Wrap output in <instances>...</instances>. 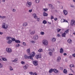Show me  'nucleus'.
I'll use <instances>...</instances> for the list:
<instances>
[{
  "label": "nucleus",
  "mask_w": 75,
  "mask_h": 75,
  "mask_svg": "<svg viewBox=\"0 0 75 75\" xmlns=\"http://www.w3.org/2000/svg\"><path fill=\"white\" fill-rule=\"evenodd\" d=\"M63 52H64V50L62 48H61L60 50V52L62 53H63Z\"/></svg>",
  "instance_id": "25"
},
{
  "label": "nucleus",
  "mask_w": 75,
  "mask_h": 75,
  "mask_svg": "<svg viewBox=\"0 0 75 75\" xmlns=\"http://www.w3.org/2000/svg\"><path fill=\"white\" fill-rule=\"evenodd\" d=\"M72 56L73 57H75V53L73 54Z\"/></svg>",
  "instance_id": "58"
},
{
  "label": "nucleus",
  "mask_w": 75,
  "mask_h": 75,
  "mask_svg": "<svg viewBox=\"0 0 75 75\" xmlns=\"http://www.w3.org/2000/svg\"><path fill=\"white\" fill-rule=\"evenodd\" d=\"M24 57L25 59H32V60H34L33 58L31 56H28L27 55H25L24 56Z\"/></svg>",
  "instance_id": "3"
},
{
  "label": "nucleus",
  "mask_w": 75,
  "mask_h": 75,
  "mask_svg": "<svg viewBox=\"0 0 75 75\" xmlns=\"http://www.w3.org/2000/svg\"><path fill=\"white\" fill-rule=\"evenodd\" d=\"M3 34V32H1V31H0V35H2Z\"/></svg>",
  "instance_id": "56"
},
{
  "label": "nucleus",
  "mask_w": 75,
  "mask_h": 75,
  "mask_svg": "<svg viewBox=\"0 0 75 75\" xmlns=\"http://www.w3.org/2000/svg\"><path fill=\"white\" fill-rule=\"evenodd\" d=\"M63 12L65 16H67V15L68 14V11H67L66 10H64L63 11Z\"/></svg>",
  "instance_id": "12"
},
{
  "label": "nucleus",
  "mask_w": 75,
  "mask_h": 75,
  "mask_svg": "<svg viewBox=\"0 0 75 75\" xmlns=\"http://www.w3.org/2000/svg\"><path fill=\"white\" fill-rule=\"evenodd\" d=\"M48 6L50 7H51V8L52 7V5L51 4H49Z\"/></svg>",
  "instance_id": "44"
},
{
  "label": "nucleus",
  "mask_w": 75,
  "mask_h": 75,
  "mask_svg": "<svg viewBox=\"0 0 75 75\" xmlns=\"http://www.w3.org/2000/svg\"><path fill=\"white\" fill-rule=\"evenodd\" d=\"M54 73H55L56 74H58V72H59V71L58 70H57L56 69H54Z\"/></svg>",
  "instance_id": "16"
},
{
  "label": "nucleus",
  "mask_w": 75,
  "mask_h": 75,
  "mask_svg": "<svg viewBox=\"0 0 75 75\" xmlns=\"http://www.w3.org/2000/svg\"><path fill=\"white\" fill-rule=\"evenodd\" d=\"M6 51L8 53H11L12 52V50L10 48H7L6 49Z\"/></svg>",
  "instance_id": "4"
},
{
  "label": "nucleus",
  "mask_w": 75,
  "mask_h": 75,
  "mask_svg": "<svg viewBox=\"0 0 75 75\" xmlns=\"http://www.w3.org/2000/svg\"><path fill=\"white\" fill-rule=\"evenodd\" d=\"M31 42H32V43H33V44H34V43H35V42L34 41L32 40L31 41Z\"/></svg>",
  "instance_id": "47"
},
{
  "label": "nucleus",
  "mask_w": 75,
  "mask_h": 75,
  "mask_svg": "<svg viewBox=\"0 0 75 75\" xmlns=\"http://www.w3.org/2000/svg\"><path fill=\"white\" fill-rule=\"evenodd\" d=\"M33 65H35V66H37V65H38V61L36 60L33 61Z\"/></svg>",
  "instance_id": "6"
},
{
  "label": "nucleus",
  "mask_w": 75,
  "mask_h": 75,
  "mask_svg": "<svg viewBox=\"0 0 75 75\" xmlns=\"http://www.w3.org/2000/svg\"><path fill=\"white\" fill-rule=\"evenodd\" d=\"M15 42L17 43H20V41L19 40H15Z\"/></svg>",
  "instance_id": "38"
},
{
  "label": "nucleus",
  "mask_w": 75,
  "mask_h": 75,
  "mask_svg": "<svg viewBox=\"0 0 75 75\" xmlns=\"http://www.w3.org/2000/svg\"><path fill=\"white\" fill-rule=\"evenodd\" d=\"M32 9L29 10V12H30V13H31V12H32Z\"/></svg>",
  "instance_id": "54"
},
{
  "label": "nucleus",
  "mask_w": 75,
  "mask_h": 75,
  "mask_svg": "<svg viewBox=\"0 0 75 75\" xmlns=\"http://www.w3.org/2000/svg\"><path fill=\"white\" fill-rule=\"evenodd\" d=\"M23 45H24V46H25L26 45V43L25 42H23Z\"/></svg>",
  "instance_id": "48"
},
{
  "label": "nucleus",
  "mask_w": 75,
  "mask_h": 75,
  "mask_svg": "<svg viewBox=\"0 0 75 75\" xmlns=\"http://www.w3.org/2000/svg\"><path fill=\"white\" fill-rule=\"evenodd\" d=\"M61 35H60L58 34L57 35V37H60Z\"/></svg>",
  "instance_id": "61"
},
{
  "label": "nucleus",
  "mask_w": 75,
  "mask_h": 75,
  "mask_svg": "<svg viewBox=\"0 0 75 75\" xmlns=\"http://www.w3.org/2000/svg\"><path fill=\"white\" fill-rule=\"evenodd\" d=\"M51 41L52 42H54L56 41V39L54 38H53L52 39H51Z\"/></svg>",
  "instance_id": "20"
},
{
  "label": "nucleus",
  "mask_w": 75,
  "mask_h": 75,
  "mask_svg": "<svg viewBox=\"0 0 75 75\" xmlns=\"http://www.w3.org/2000/svg\"><path fill=\"white\" fill-rule=\"evenodd\" d=\"M33 39L35 40H38L39 39V36L37 35H35L33 37Z\"/></svg>",
  "instance_id": "5"
},
{
  "label": "nucleus",
  "mask_w": 75,
  "mask_h": 75,
  "mask_svg": "<svg viewBox=\"0 0 75 75\" xmlns=\"http://www.w3.org/2000/svg\"><path fill=\"white\" fill-rule=\"evenodd\" d=\"M68 42L69 44H71V43H72V40H71V39H69L68 40Z\"/></svg>",
  "instance_id": "21"
},
{
  "label": "nucleus",
  "mask_w": 75,
  "mask_h": 75,
  "mask_svg": "<svg viewBox=\"0 0 75 75\" xmlns=\"http://www.w3.org/2000/svg\"><path fill=\"white\" fill-rule=\"evenodd\" d=\"M20 44H16V47H20Z\"/></svg>",
  "instance_id": "42"
},
{
  "label": "nucleus",
  "mask_w": 75,
  "mask_h": 75,
  "mask_svg": "<svg viewBox=\"0 0 75 75\" xmlns=\"http://www.w3.org/2000/svg\"><path fill=\"white\" fill-rule=\"evenodd\" d=\"M54 69H50V70H49V73H52V72H53V71H54Z\"/></svg>",
  "instance_id": "17"
},
{
  "label": "nucleus",
  "mask_w": 75,
  "mask_h": 75,
  "mask_svg": "<svg viewBox=\"0 0 75 75\" xmlns=\"http://www.w3.org/2000/svg\"><path fill=\"white\" fill-rule=\"evenodd\" d=\"M27 25V23L25 22L23 23V26H26Z\"/></svg>",
  "instance_id": "41"
},
{
  "label": "nucleus",
  "mask_w": 75,
  "mask_h": 75,
  "mask_svg": "<svg viewBox=\"0 0 75 75\" xmlns=\"http://www.w3.org/2000/svg\"><path fill=\"white\" fill-rule=\"evenodd\" d=\"M35 55V53L34 52H32L30 54V57H34Z\"/></svg>",
  "instance_id": "10"
},
{
  "label": "nucleus",
  "mask_w": 75,
  "mask_h": 75,
  "mask_svg": "<svg viewBox=\"0 0 75 75\" xmlns=\"http://www.w3.org/2000/svg\"><path fill=\"white\" fill-rule=\"evenodd\" d=\"M21 64L22 65H24L25 63V62L23 61H22L21 62Z\"/></svg>",
  "instance_id": "39"
},
{
  "label": "nucleus",
  "mask_w": 75,
  "mask_h": 75,
  "mask_svg": "<svg viewBox=\"0 0 75 75\" xmlns=\"http://www.w3.org/2000/svg\"><path fill=\"white\" fill-rule=\"evenodd\" d=\"M7 40H11V37H7L6 38Z\"/></svg>",
  "instance_id": "22"
},
{
  "label": "nucleus",
  "mask_w": 75,
  "mask_h": 75,
  "mask_svg": "<svg viewBox=\"0 0 75 75\" xmlns=\"http://www.w3.org/2000/svg\"><path fill=\"white\" fill-rule=\"evenodd\" d=\"M26 51L28 54H30V48L27 49Z\"/></svg>",
  "instance_id": "15"
},
{
  "label": "nucleus",
  "mask_w": 75,
  "mask_h": 75,
  "mask_svg": "<svg viewBox=\"0 0 75 75\" xmlns=\"http://www.w3.org/2000/svg\"><path fill=\"white\" fill-rule=\"evenodd\" d=\"M49 51H50V52H49V55L50 56H51L52 55V53L53 52V51H52V50H51V49H49L48 50Z\"/></svg>",
  "instance_id": "8"
},
{
  "label": "nucleus",
  "mask_w": 75,
  "mask_h": 75,
  "mask_svg": "<svg viewBox=\"0 0 75 75\" xmlns=\"http://www.w3.org/2000/svg\"><path fill=\"white\" fill-rule=\"evenodd\" d=\"M36 58L37 59H38V58H40L41 57V54H39L35 56Z\"/></svg>",
  "instance_id": "7"
},
{
  "label": "nucleus",
  "mask_w": 75,
  "mask_h": 75,
  "mask_svg": "<svg viewBox=\"0 0 75 75\" xmlns=\"http://www.w3.org/2000/svg\"><path fill=\"white\" fill-rule=\"evenodd\" d=\"M3 64H1V63H0V68H3Z\"/></svg>",
  "instance_id": "43"
},
{
  "label": "nucleus",
  "mask_w": 75,
  "mask_h": 75,
  "mask_svg": "<svg viewBox=\"0 0 75 75\" xmlns=\"http://www.w3.org/2000/svg\"><path fill=\"white\" fill-rule=\"evenodd\" d=\"M63 72L64 74H67V71L66 69H64L63 71Z\"/></svg>",
  "instance_id": "31"
},
{
  "label": "nucleus",
  "mask_w": 75,
  "mask_h": 75,
  "mask_svg": "<svg viewBox=\"0 0 75 75\" xmlns=\"http://www.w3.org/2000/svg\"><path fill=\"white\" fill-rule=\"evenodd\" d=\"M36 19H37V20L38 21H40V19L39 18H38L37 17Z\"/></svg>",
  "instance_id": "49"
},
{
  "label": "nucleus",
  "mask_w": 75,
  "mask_h": 75,
  "mask_svg": "<svg viewBox=\"0 0 75 75\" xmlns=\"http://www.w3.org/2000/svg\"><path fill=\"white\" fill-rule=\"evenodd\" d=\"M64 22H66L67 23H68V22L65 19H64Z\"/></svg>",
  "instance_id": "52"
},
{
  "label": "nucleus",
  "mask_w": 75,
  "mask_h": 75,
  "mask_svg": "<svg viewBox=\"0 0 75 75\" xmlns=\"http://www.w3.org/2000/svg\"><path fill=\"white\" fill-rule=\"evenodd\" d=\"M35 33V30H33L30 32V34L31 35H34Z\"/></svg>",
  "instance_id": "13"
},
{
  "label": "nucleus",
  "mask_w": 75,
  "mask_h": 75,
  "mask_svg": "<svg viewBox=\"0 0 75 75\" xmlns=\"http://www.w3.org/2000/svg\"><path fill=\"white\" fill-rule=\"evenodd\" d=\"M61 60V57H59L57 58V61L58 62H59Z\"/></svg>",
  "instance_id": "24"
},
{
  "label": "nucleus",
  "mask_w": 75,
  "mask_h": 75,
  "mask_svg": "<svg viewBox=\"0 0 75 75\" xmlns=\"http://www.w3.org/2000/svg\"><path fill=\"white\" fill-rule=\"evenodd\" d=\"M43 15L44 16H48V14L45 12H44Z\"/></svg>",
  "instance_id": "30"
},
{
  "label": "nucleus",
  "mask_w": 75,
  "mask_h": 75,
  "mask_svg": "<svg viewBox=\"0 0 75 75\" xmlns=\"http://www.w3.org/2000/svg\"><path fill=\"white\" fill-rule=\"evenodd\" d=\"M64 55H67V54L66 53H64Z\"/></svg>",
  "instance_id": "63"
},
{
  "label": "nucleus",
  "mask_w": 75,
  "mask_h": 75,
  "mask_svg": "<svg viewBox=\"0 0 75 75\" xmlns=\"http://www.w3.org/2000/svg\"><path fill=\"white\" fill-rule=\"evenodd\" d=\"M2 27L3 28L7 29L8 28V25L6 23H4L2 25Z\"/></svg>",
  "instance_id": "2"
},
{
  "label": "nucleus",
  "mask_w": 75,
  "mask_h": 75,
  "mask_svg": "<svg viewBox=\"0 0 75 75\" xmlns=\"http://www.w3.org/2000/svg\"><path fill=\"white\" fill-rule=\"evenodd\" d=\"M33 75H37V73H35L33 74Z\"/></svg>",
  "instance_id": "55"
},
{
  "label": "nucleus",
  "mask_w": 75,
  "mask_h": 75,
  "mask_svg": "<svg viewBox=\"0 0 75 75\" xmlns=\"http://www.w3.org/2000/svg\"><path fill=\"white\" fill-rule=\"evenodd\" d=\"M70 70L71 72H74V70H73L72 69H71Z\"/></svg>",
  "instance_id": "62"
},
{
  "label": "nucleus",
  "mask_w": 75,
  "mask_h": 75,
  "mask_svg": "<svg viewBox=\"0 0 75 75\" xmlns=\"http://www.w3.org/2000/svg\"><path fill=\"white\" fill-rule=\"evenodd\" d=\"M13 42V41H12V40H9L7 41V44H11V42Z\"/></svg>",
  "instance_id": "18"
},
{
  "label": "nucleus",
  "mask_w": 75,
  "mask_h": 75,
  "mask_svg": "<svg viewBox=\"0 0 75 75\" xmlns=\"http://www.w3.org/2000/svg\"><path fill=\"white\" fill-rule=\"evenodd\" d=\"M42 10L44 11H48V9L47 8H43Z\"/></svg>",
  "instance_id": "32"
},
{
  "label": "nucleus",
  "mask_w": 75,
  "mask_h": 75,
  "mask_svg": "<svg viewBox=\"0 0 75 75\" xmlns=\"http://www.w3.org/2000/svg\"><path fill=\"white\" fill-rule=\"evenodd\" d=\"M57 20H58V19L57 18H54V20H55V21H57Z\"/></svg>",
  "instance_id": "60"
},
{
  "label": "nucleus",
  "mask_w": 75,
  "mask_h": 75,
  "mask_svg": "<svg viewBox=\"0 0 75 75\" xmlns=\"http://www.w3.org/2000/svg\"><path fill=\"white\" fill-rule=\"evenodd\" d=\"M61 30V29H57V32H59V31Z\"/></svg>",
  "instance_id": "51"
},
{
  "label": "nucleus",
  "mask_w": 75,
  "mask_h": 75,
  "mask_svg": "<svg viewBox=\"0 0 75 75\" xmlns=\"http://www.w3.org/2000/svg\"><path fill=\"white\" fill-rule=\"evenodd\" d=\"M29 74H30V75H33V72H30L29 73Z\"/></svg>",
  "instance_id": "50"
},
{
  "label": "nucleus",
  "mask_w": 75,
  "mask_h": 75,
  "mask_svg": "<svg viewBox=\"0 0 75 75\" xmlns=\"http://www.w3.org/2000/svg\"><path fill=\"white\" fill-rule=\"evenodd\" d=\"M0 18H1L2 19H3L4 18H6V17L4 16H0Z\"/></svg>",
  "instance_id": "27"
},
{
  "label": "nucleus",
  "mask_w": 75,
  "mask_h": 75,
  "mask_svg": "<svg viewBox=\"0 0 75 75\" xmlns=\"http://www.w3.org/2000/svg\"><path fill=\"white\" fill-rule=\"evenodd\" d=\"M27 4H28L29 5L28 6V7H30V6H31V4H32L31 2H27Z\"/></svg>",
  "instance_id": "14"
},
{
  "label": "nucleus",
  "mask_w": 75,
  "mask_h": 75,
  "mask_svg": "<svg viewBox=\"0 0 75 75\" xmlns=\"http://www.w3.org/2000/svg\"><path fill=\"white\" fill-rule=\"evenodd\" d=\"M69 67H71V68L72 67L74 68V67H75V66H74V65L73 64H71L69 65Z\"/></svg>",
  "instance_id": "29"
},
{
  "label": "nucleus",
  "mask_w": 75,
  "mask_h": 75,
  "mask_svg": "<svg viewBox=\"0 0 75 75\" xmlns=\"http://www.w3.org/2000/svg\"><path fill=\"white\" fill-rule=\"evenodd\" d=\"M33 16H34V17L36 19L37 18V15L35 13L33 14Z\"/></svg>",
  "instance_id": "23"
},
{
  "label": "nucleus",
  "mask_w": 75,
  "mask_h": 75,
  "mask_svg": "<svg viewBox=\"0 0 75 75\" xmlns=\"http://www.w3.org/2000/svg\"><path fill=\"white\" fill-rule=\"evenodd\" d=\"M65 35H66V34L65 33H64L62 34V37H65Z\"/></svg>",
  "instance_id": "36"
},
{
  "label": "nucleus",
  "mask_w": 75,
  "mask_h": 75,
  "mask_svg": "<svg viewBox=\"0 0 75 75\" xmlns=\"http://www.w3.org/2000/svg\"><path fill=\"white\" fill-rule=\"evenodd\" d=\"M9 68L10 71H13V68L11 66L9 67Z\"/></svg>",
  "instance_id": "35"
},
{
  "label": "nucleus",
  "mask_w": 75,
  "mask_h": 75,
  "mask_svg": "<svg viewBox=\"0 0 75 75\" xmlns=\"http://www.w3.org/2000/svg\"><path fill=\"white\" fill-rule=\"evenodd\" d=\"M53 18H54V17H53V16H51V19H53Z\"/></svg>",
  "instance_id": "53"
},
{
  "label": "nucleus",
  "mask_w": 75,
  "mask_h": 75,
  "mask_svg": "<svg viewBox=\"0 0 75 75\" xmlns=\"http://www.w3.org/2000/svg\"><path fill=\"white\" fill-rule=\"evenodd\" d=\"M11 40L12 41H16V39H14V38H11Z\"/></svg>",
  "instance_id": "45"
},
{
  "label": "nucleus",
  "mask_w": 75,
  "mask_h": 75,
  "mask_svg": "<svg viewBox=\"0 0 75 75\" xmlns=\"http://www.w3.org/2000/svg\"><path fill=\"white\" fill-rule=\"evenodd\" d=\"M69 58H72V56H69Z\"/></svg>",
  "instance_id": "64"
},
{
  "label": "nucleus",
  "mask_w": 75,
  "mask_h": 75,
  "mask_svg": "<svg viewBox=\"0 0 75 75\" xmlns=\"http://www.w3.org/2000/svg\"><path fill=\"white\" fill-rule=\"evenodd\" d=\"M13 12L16 11V9H13Z\"/></svg>",
  "instance_id": "59"
},
{
  "label": "nucleus",
  "mask_w": 75,
  "mask_h": 75,
  "mask_svg": "<svg viewBox=\"0 0 75 75\" xmlns=\"http://www.w3.org/2000/svg\"><path fill=\"white\" fill-rule=\"evenodd\" d=\"M61 23H64V19H62L61 20Z\"/></svg>",
  "instance_id": "46"
},
{
  "label": "nucleus",
  "mask_w": 75,
  "mask_h": 75,
  "mask_svg": "<svg viewBox=\"0 0 75 75\" xmlns=\"http://www.w3.org/2000/svg\"><path fill=\"white\" fill-rule=\"evenodd\" d=\"M43 23L45 24H47V21L45 20H43Z\"/></svg>",
  "instance_id": "40"
},
{
  "label": "nucleus",
  "mask_w": 75,
  "mask_h": 75,
  "mask_svg": "<svg viewBox=\"0 0 75 75\" xmlns=\"http://www.w3.org/2000/svg\"><path fill=\"white\" fill-rule=\"evenodd\" d=\"M40 34L41 35H44V34H45V33H44V32H41L40 33Z\"/></svg>",
  "instance_id": "33"
},
{
  "label": "nucleus",
  "mask_w": 75,
  "mask_h": 75,
  "mask_svg": "<svg viewBox=\"0 0 75 75\" xmlns=\"http://www.w3.org/2000/svg\"><path fill=\"white\" fill-rule=\"evenodd\" d=\"M70 7H74V5H71L70 6Z\"/></svg>",
  "instance_id": "57"
},
{
  "label": "nucleus",
  "mask_w": 75,
  "mask_h": 75,
  "mask_svg": "<svg viewBox=\"0 0 75 75\" xmlns=\"http://www.w3.org/2000/svg\"><path fill=\"white\" fill-rule=\"evenodd\" d=\"M28 64H26V65L25 66H23V69H24L25 70H26V69H28Z\"/></svg>",
  "instance_id": "11"
},
{
  "label": "nucleus",
  "mask_w": 75,
  "mask_h": 75,
  "mask_svg": "<svg viewBox=\"0 0 75 75\" xmlns=\"http://www.w3.org/2000/svg\"><path fill=\"white\" fill-rule=\"evenodd\" d=\"M40 1V0H35V2L36 3H39Z\"/></svg>",
  "instance_id": "34"
},
{
  "label": "nucleus",
  "mask_w": 75,
  "mask_h": 75,
  "mask_svg": "<svg viewBox=\"0 0 75 75\" xmlns=\"http://www.w3.org/2000/svg\"><path fill=\"white\" fill-rule=\"evenodd\" d=\"M17 61H18V59L17 58H16L14 60L12 61V62H17Z\"/></svg>",
  "instance_id": "26"
},
{
  "label": "nucleus",
  "mask_w": 75,
  "mask_h": 75,
  "mask_svg": "<svg viewBox=\"0 0 75 75\" xmlns=\"http://www.w3.org/2000/svg\"><path fill=\"white\" fill-rule=\"evenodd\" d=\"M71 25L72 26L75 25V21L74 20H72L71 21Z\"/></svg>",
  "instance_id": "9"
},
{
  "label": "nucleus",
  "mask_w": 75,
  "mask_h": 75,
  "mask_svg": "<svg viewBox=\"0 0 75 75\" xmlns=\"http://www.w3.org/2000/svg\"><path fill=\"white\" fill-rule=\"evenodd\" d=\"M42 43L44 45L47 46L48 45V41L46 39H44L42 41Z\"/></svg>",
  "instance_id": "1"
},
{
  "label": "nucleus",
  "mask_w": 75,
  "mask_h": 75,
  "mask_svg": "<svg viewBox=\"0 0 75 75\" xmlns=\"http://www.w3.org/2000/svg\"><path fill=\"white\" fill-rule=\"evenodd\" d=\"M38 51L39 52H42L43 51V50L42 49H40L38 50Z\"/></svg>",
  "instance_id": "28"
},
{
  "label": "nucleus",
  "mask_w": 75,
  "mask_h": 75,
  "mask_svg": "<svg viewBox=\"0 0 75 75\" xmlns=\"http://www.w3.org/2000/svg\"><path fill=\"white\" fill-rule=\"evenodd\" d=\"M69 29H67V30L65 31V34H67V33H69Z\"/></svg>",
  "instance_id": "37"
},
{
  "label": "nucleus",
  "mask_w": 75,
  "mask_h": 75,
  "mask_svg": "<svg viewBox=\"0 0 75 75\" xmlns=\"http://www.w3.org/2000/svg\"><path fill=\"white\" fill-rule=\"evenodd\" d=\"M2 59L4 61H7V59L5 57L2 58Z\"/></svg>",
  "instance_id": "19"
}]
</instances>
